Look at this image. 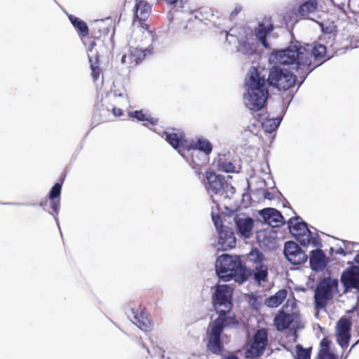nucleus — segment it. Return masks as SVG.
Wrapping results in <instances>:
<instances>
[{"mask_svg":"<svg viewBox=\"0 0 359 359\" xmlns=\"http://www.w3.org/2000/svg\"><path fill=\"white\" fill-rule=\"evenodd\" d=\"M326 47L320 43L304 44L296 41L287 48L273 53L270 60L297 69L302 79L300 84L313 69L325 60Z\"/></svg>","mask_w":359,"mask_h":359,"instance_id":"obj_1","label":"nucleus"},{"mask_svg":"<svg viewBox=\"0 0 359 359\" xmlns=\"http://www.w3.org/2000/svg\"><path fill=\"white\" fill-rule=\"evenodd\" d=\"M232 294L233 289L230 286L219 285L212 295L213 306L219 316L210 325L208 347L214 353L221 351L220 336L223 329L237 323L233 318L226 316L232 309Z\"/></svg>","mask_w":359,"mask_h":359,"instance_id":"obj_2","label":"nucleus"},{"mask_svg":"<svg viewBox=\"0 0 359 359\" xmlns=\"http://www.w3.org/2000/svg\"><path fill=\"white\" fill-rule=\"evenodd\" d=\"M272 30L270 23H260L253 30L249 27L232 28L226 32V40L229 43L238 41V51L243 54L251 55L257 49L258 42H260L264 47L268 48L266 37Z\"/></svg>","mask_w":359,"mask_h":359,"instance_id":"obj_3","label":"nucleus"},{"mask_svg":"<svg viewBox=\"0 0 359 359\" xmlns=\"http://www.w3.org/2000/svg\"><path fill=\"white\" fill-rule=\"evenodd\" d=\"M167 142L178 152L189 161V158L191 156V160L190 165L194 169L201 165V160L198 158L200 151L204 153L203 157L209 154L212 149L211 143L203 138H199L193 143H189L185 139L183 133L177 130L165 131L164 133Z\"/></svg>","mask_w":359,"mask_h":359,"instance_id":"obj_4","label":"nucleus"},{"mask_svg":"<svg viewBox=\"0 0 359 359\" xmlns=\"http://www.w3.org/2000/svg\"><path fill=\"white\" fill-rule=\"evenodd\" d=\"M245 87L244 102L246 107L255 111L264 108L269 96L266 81L254 67L249 69Z\"/></svg>","mask_w":359,"mask_h":359,"instance_id":"obj_5","label":"nucleus"},{"mask_svg":"<svg viewBox=\"0 0 359 359\" xmlns=\"http://www.w3.org/2000/svg\"><path fill=\"white\" fill-rule=\"evenodd\" d=\"M215 269L219 278L224 281L233 279L239 284L248 278L247 270L239 256L223 254L215 262Z\"/></svg>","mask_w":359,"mask_h":359,"instance_id":"obj_6","label":"nucleus"},{"mask_svg":"<svg viewBox=\"0 0 359 359\" xmlns=\"http://www.w3.org/2000/svg\"><path fill=\"white\" fill-rule=\"evenodd\" d=\"M338 292V280L332 278H324L318 284L314 294L315 307L318 310L326 307L328 302Z\"/></svg>","mask_w":359,"mask_h":359,"instance_id":"obj_7","label":"nucleus"},{"mask_svg":"<svg viewBox=\"0 0 359 359\" xmlns=\"http://www.w3.org/2000/svg\"><path fill=\"white\" fill-rule=\"evenodd\" d=\"M289 228L290 233L302 245H317V234L309 229L306 223L298 222V219H290Z\"/></svg>","mask_w":359,"mask_h":359,"instance_id":"obj_8","label":"nucleus"},{"mask_svg":"<svg viewBox=\"0 0 359 359\" xmlns=\"http://www.w3.org/2000/svg\"><path fill=\"white\" fill-rule=\"evenodd\" d=\"M297 81V76L287 69L273 67L269 74V84L279 90H286L292 87Z\"/></svg>","mask_w":359,"mask_h":359,"instance_id":"obj_9","label":"nucleus"},{"mask_svg":"<svg viewBox=\"0 0 359 359\" xmlns=\"http://www.w3.org/2000/svg\"><path fill=\"white\" fill-rule=\"evenodd\" d=\"M353 323L359 324V309L352 311L351 320L346 318H341L336 325V337L339 345L342 348H346L351 338V328Z\"/></svg>","mask_w":359,"mask_h":359,"instance_id":"obj_10","label":"nucleus"},{"mask_svg":"<svg viewBox=\"0 0 359 359\" xmlns=\"http://www.w3.org/2000/svg\"><path fill=\"white\" fill-rule=\"evenodd\" d=\"M268 343V335L264 330H258L252 339L247 345L245 356L255 358L262 355Z\"/></svg>","mask_w":359,"mask_h":359,"instance_id":"obj_11","label":"nucleus"},{"mask_svg":"<svg viewBox=\"0 0 359 359\" xmlns=\"http://www.w3.org/2000/svg\"><path fill=\"white\" fill-rule=\"evenodd\" d=\"M284 255L287 261L294 265L301 264L307 260V255L294 241H287L285 243Z\"/></svg>","mask_w":359,"mask_h":359,"instance_id":"obj_12","label":"nucleus"},{"mask_svg":"<svg viewBox=\"0 0 359 359\" xmlns=\"http://www.w3.org/2000/svg\"><path fill=\"white\" fill-rule=\"evenodd\" d=\"M300 323L299 315L293 312L286 313L284 311H280L274 318V325L278 331L284 330L287 328H296Z\"/></svg>","mask_w":359,"mask_h":359,"instance_id":"obj_13","label":"nucleus"},{"mask_svg":"<svg viewBox=\"0 0 359 359\" xmlns=\"http://www.w3.org/2000/svg\"><path fill=\"white\" fill-rule=\"evenodd\" d=\"M148 50L140 49L137 47L130 46L127 53H124L121 57V63L126 65L128 67L136 66L147 55Z\"/></svg>","mask_w":359,"mask_h":359,"instance_id":"obj_14","label":"nucleus"},{"mask_svg":"<svg viewBox=\"0 0 359 359\" xmlns=\"http://www.w3.org/2000/svg\"><path fill=\"white\" fill-rule=\"evenodd\" d=\"M259 215L264 222L272 227L279 226L284 222L280 212L273 208H267L260 210Z\"/></svg>","mask_w":359,"mask_h":359,"instance_id":"obj_15","label":"nucleus"},{"mask_svg":"<svg viewBox=\"0 0 359 359\" xmlns=\"http://www.w3.org/2000/svg\"><path fill=\"white\" fill-rule=\"evenodd\" d=\"M235 224L238 233L241 237L243 238L251 237L254 227V220L251 217H236L235 218Z\"/></svg>","mask_w":359,"mask_h":359,"instance_id":"obj_16","label":"nucleus"},{"mask_svg":"<svg viewBox=\"0 0 359 359\" xmlns=\"http://www.w3.org/2000/svg\"><path fill=\"white\" fill-rule=\"evenodd\" d=\"M218 234V246L222 250H228L236 246V239L229 228L225 227Z\"/></svg>","mask_w":359,"mask_h":359,"instance_id":"obj_17","label":"nucleus"},{"mask_svg":"<svg viewBox=\"0 0 359 359\" xmlns=\"http://www.w3.org/2000/svg\"><path fill=\"white\" fill-rule=\"evenodd\" d=\"M206 179L208 181L206 189L210 196L212 197L213 195H219L224 183L220 176L212 172H207Z\"/></svg>","mask_w":359,"mask_h":359,"instance_id":"obj_18","label":"nucleus"},{"mask_svg":"<svg viewBox=\"0 0 359 359\" xmlns=\"http://www.w3.org/2000/svg\"><path fill=\"white\" fill-rule=\"evenodd\" d=\"M341 281L346 288L359 290V272L356 269L346 270L341 276Z\"/></svg>","mask_w":359,"mask_h":359,"instance_id":"obj_19","label":"nucleus"},{"mask_svg":"<svg viewBox=\"0 0 359 359\" xmlns=\"http://www.w3.org/2000/svg\"><path fill=\"white\" fill-rule=\"evenodd\" d=\"M318 11V2L316 0H309L300 5L298 13L304 18L313 20V16Z\"/></svg>","mask_w":359,"mask_h":359,"instance_id":"obj_20","label":"nucleus"},{"mask_svg":"<svg viewBox=\"0 0 359 359\" xmlns=\"http://www.w3.org/2000/svg\"><path fill=\"white\" fill-rule=\"evenodd\" d=\"M130 320L134 325L143 331H148L151 329V325L150 320L143 312L140 313L137 311L132 310Z\"/></svg>","mask_w":359,"mask_h":359,"instance_id":"obj_21","label":"nucleus"},{"mask_svg":"<svg viewBox=\"0 0 359 359\" xmlns=\"http://www.w3.org/2000/svg\"><path fill=\"white\" fill-rule=\"evenodd\" d=\"M135 17L140 21L146 20L150 15L151 6L144 0H135Z\"/></svg>","mask_w":359,"mask_h":359,"instance_id":"obj_22","label":"nucleus"},{"mask_svg":"<svg viewBox=\"0 0 359 359\" xmlns=\"http://www.w3.org/2000/svg\"><path fill=\"white\" fill-rule=\"evenodd\" d=\"M310 264L313 269L319 270L326 265L325 255L323 250H316L312 251L310 257Z\"/></svg>","mask_w":359,"mask_h":359,"instance_id":"obj_23","label":"nucleus"},{"mask_svg":"<svg viewBox=\"0 0 359 359\" xmlns=\"http://www.w3.org/2000/svg\"><path fill=\"white\" fill-rule=\"evenodd\" d=\"M287 295V290H280L274 295L267 298L265 301V304L271 308L278 307L285 299Z\"/></svg>","mask_w":359,"mask_h":359,"instance_id":"obj_24","label":"nucleus"},{"mask_svg":"<svg viewBox=\"0 0 359 359\" xmlns=\"http://www.w3.org/2000/svg\"><path fill=\"white\" fill-rule=\"evenodd\" d=\"M331 341L327 338H323L320 344L318 359H337V356L330 350Z\"/></svg>","mask_w":359,"mask_h":359,"instance_id":"obj_25","label":"nucleus"},{"mask_svg":"<svg viewBox=\"0 0 359 359\" xmlns=\"http://www.w3.org/2000/svg\"><path fill=\"white\" fill-rule=\"evenodd\" d=\"M128 116L130 118H136L139 121H146L153 126L156 125L158 120L156 118L151 116L148 114H144L142 110L129 111Z\"/></svg>","mask_w":359,"mask_h":359,"instance_id":"obj_26","label":"nucleus"},{"mask_svg":"<svg viewBox=\"0 0 359 359\" xmlns=\"http://www.w3.org/2000/svg\"><path fill=\"white\" fill-rule=\"evenodd\" d=\"M69 19L81 36L88 34V27L85 22L72 15H69Z\"/></svg>","mask_w":359,"mask_h":359,"instance_id":"obj_27","label":"nucleus"},{"mask_svg":"<svg viewBox=\"0 0 359 359\" xmlns=\"http://www.w3.org/2000/svg\"><path fill=\"white\" fill-rule=\"evenodd\" d=\"M248 262L252 263L255 266H259L263 264L264 256L258 249H252L247 255Z\"/></svg>","mask_w":359,"mask_h":359,"instance_id":"obj_28","label":"nucleus"},{"mask_svg":"<svg viewBox=\"0 0 359 359\" xmlns=\"http://www.w3.org/2000/svg\"><path fill=\"white\" fill-rule=\"evenodd\" d=\"M217 170L225 172H233L236 171V167L231 161L227 160L224 156L219 157L216 162Z\"/></svg>","mask_w":359,"mask_h":359,"instance_id":"obj_29","label":"nucleus"},{"mask_svg":"<svg viewBox=\"0 0 359 359\" xmlns=\"http://www.w3.org/2000/svg\"><path fill=\"white\" fill-rule=\"evenodd\" d=\"M254 271V278L256 282L261 284L262 281L266 280L268 276V268L266 265L255 266Z\"/></svg>","mask_w":359,"mask_h":359,"instance_id":"obj_30","label":"nucleus"},{"mask_svg":"<svg viewBox=\"0 0 359 359\" xmlns=\"http://www.w3.org/2000/svg\"><path fill=\"white\" fill-rule=\"evenodd\" d=\"M88 57L90 62L92 69V75L95 80L97 79L100 75L99 67L97 65V55L94 53L93 48H90L88 51Z\"/></svg>","mask_w":359,"mask_h":359,"instance_id":"obj_31","label":"nucleus"},{"mask_svg":"<svg viewBox=\"0 0 359 359\" xmlns=\"http://www.w3.org/2000/svg\"><path fill=\"white\" fill-rule=\"evenodd\" d=\"M280 123V119L278 118H269L262 123V127L266 132L271 133L277 129Z\"/></svg>","mask_w":359,"mask_h":359,"instance_id":"obj_32","label":"nucleus"},{"mask_svg":"<svg viewBox=\"0 0 359 359\" xmlns=\"http://www.w3.org/2000/svg\"><path fill=\"white\" fill-rule=\"evenodd\" d=\"M311 348H304L302 345L296 346L295 359H311Z\"/></svg>","mask_w":359,"mask_h":359,"instance_id":"obj_33","label":"nucleus"},{"mask_svg":"<svg viewBox=\"0 0 359 359\" xmlns=\"http://www.w3.org/2000/svg\"><path fill=\"white\" fill-rule=\"evenodd\" d=\"M235 193V189L233 186L224 183L223 188L219 195L224 198H230Z\"/></svg>","mask_w":359,"mask_h":359,"instance_id":"obj_34","label":"nucleus"},{"mask_svg":"<svg viewBox=\"0 0 359 359\" xmlns=\"http://www.w3.org/2000/svg\"><path fill=\"white\" fill-rule=\"evenodd\" d=\"M62 185L60 183H56L51 189L49 193V198L54 200L59 197L61 193Z\"/></svg>","mask_w":359,"mask_h":359,"instance_id":"obj_35","label":"nucleus"},{"mask_svg":"<svg viewBox=\"0 0 359 359\" xmlns=\"http://www.w3.org/2000/svg\"><path fill=\"white\" fill-rule=\"evenodd\" d=\"M212 219L218 233L220 232L222 229L225 228L223 227L222 226V221L219 214L215 215L214 213H212Z\"/></svg>","mask_w":359,"mask_h":359,"instance_id":"obj_36","label":"nucleus"},{"mask_svg":"<svg viewBox=\"0 0 359 359\" xmlns=\"http://www.w3.org/2000/svg\"><path fill=\"white\" fill-rule=\"evenodd\" d=\"M154 355H151L152 357L157 356L159 357L160 359H174L173 358L168 355H165V351H163L161 348H154L153 349Z\"/></svg>","mask_w":359,"mask_h":359,"instance_id":"obj_37","label":"nucleus"},{"mask_svg":"<svg viewBox=\"0 0 359 359\" xmlns=\"http://www.w3.org/2000/svg\"><path fill=\"white\" fill-rule=\"evenodd\" d=\"M341 243L343 244V246L339 245V248L337 249L336 253L339 254V255H345L346 253V250L347 249V247H346L347 242L341 241Z\"/></svg>","mask_w":359,"mask_h":359,"instance_id":"obj_38","label":"nucleus"},{"mask_svg":"<svg viewBox=\"0 0 359 359\" xmlns=\"http://www.w3.org/2000/svg\"><path fill=\"white\" fill-rule=\"evenodd\" d=\"M50 206L56 215L58 214L60 203L59 200H51Z\"/></svg>","mask_w":359,"mask_h":359,"instance_id":"obj_39","label":"nucleus"},{"mask_svg":"<svg viewBox=\"0 0 359 359\" xmlns=\"http://www.w3.org/2000/svg\"><path fill=\"white\" fill-rule=\"evenodd\" d=\"M113 114L115 116H121L123 114V111L119 108L114 107L113 109Z\"/></svg>","mask_w":359,"mask_h":359,"instance_id":"obj_40","label":"nucleus"},{"mask_svg":"<svg viewBox=\"0 0 359 359\" xmlns=\"http://www.w3.org/2000/svg\"><path fill=\"white\" fill-rule=\"evenodd\" d=\"M241 11V6H236L234 8V10L231 12V16L235 17L240 11Z\"/></svg>","mask_w":359,"mask_h":359,"instance_id":"obj_41","label":"nucleus"},{"mask_svg":"<svg viewBox=\"0 0 359 359\" xmlns=\"http://www.w3.org/2000/svg\"><path fill=\"white\" fill-rule=\"evenodd\" d=\"M264 198H266V199H269V200H273V194L271 193V192H269L267 191L266 193H265L264 194Z\"/></svg>","mask_w":359,"mask_h":359,"instance_id":"obj_42","label":"nucleus"},{"mask_svg":"<svg viewBox=\"0 0 359 359\" xmlns=\"http://www.w3.org/2000/svg\"><path fill=\"white\" fill-rule=\"evenodd\" d=\"M178 0H165V1L169 4H173L176 3Z\"/></svg>","mask_w":359,"mask_h":359,"instance_id":"obj_43","label":"nucleus"},{"mask_svg":"<svg viewBox=\"0 0 359 359\" xmlns=\"http://www.w3.org/2000/svg\"><path fill=\"white\" fill-rule=\"evenodd\" d=\"M227 359H238V358L236 356H230Z\"/></svg>","mask_w":359,"mask_h":359,"instance_id":"obj_44","label":"nucleus"},{"mask_svg":"<svg viewBox=\"0 0 359 359\" xmlns=\"http://www.w3.org/2000/svg\"><path fill=\"white\" fill-rule=\"evenodd\" d=\"M358 341H356L354 344H353V346H352V347H351V348L350 349V351H351V349H352V348H353V347H354V346L358 344Z\"/></svg>","mask_w":359,"mask_h":359,"instance_id":"obj_45","label":"nucleus"},{"mask_svg":"<svg viewBox=\"0 0 359 359\" xmlns=\"http://www.w3.org/2000/svg\"><path fill=\"white\" fill-rule=\"evenodd\" d=\"M46 202H47V201H46L45 202H41V206H43L44 205V203H46Z\"/></svg>","mask_w":359,"mask_h":359,"instance_id":"obj_46","label":"nucleus"},{"mask_svg":"<svg viewBox=\"0 0 359 359\" xmlns=\"http://www.w3.org/2000/svg\"><path fill=\"white\" fill-rule=\"evenodd\" d=\"M291 305H292V307H293V306L294 305V302L293 301L291 302Z\"/></svg>","mask_w":359,"mask_h":359,"instance_id":"obj_47","label":"nucleus"},{"mask_svg":"<svg viewBox=\"0 0 359 359\" xmlns=\"http://www.w3.org/2000/svg\"><path fill=\"white\" fill-rule=\"evenodd\" d=\"M55 219L56 222L58 223V219H57V216H55Z\"/></svg>","mask_w":359,"mask_h":359,"instance_id":"obj_48","label":"nucleus"},{"mask_svg":"<svg viewBox=\"0 0 359 359\" xmlns=\"http://www.w3.org/2000/svg\"><path fill=\"white\" fill-rule=\"evenodd\" d=\"M147 352H148V353H150V351L148 348H147Z\"/></svg>","mask_w":359,"mask_h":359,"instance_id":"obj_49","label":"nucleus"},{"mask_svg":"<svg viewBox=\"0 0 359 359\" xmlns=\"http://www.w3.org/2000/svg\"><path fill=\"white\" fill-rule=\"evenodd\" d=\"M289 303H290V300H287V304L288 305Z\"/></svg>","mask_w":359,"mask_h":359,"instance_id":"obj_50","label":"nucleus"}]
</instances>
